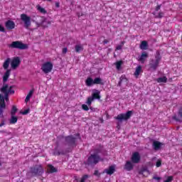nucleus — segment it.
Masks as SVG:
<instances>
[{
    "instance_id": "nucleus-1",
    "label": "nucleus",
    "mask_w": 182,
    "mask_h": 182,
    "mask_svg": "<svg viewBox=\"0 0 182 182\" xmlns=\"http://www.w3.org/2000/svg\"><path fill=\"white\" fill-rule=\"evenodd\" d=\"M161 61V55H160V51L157 50L155 55V60L151 59L149 61L150 69H152V70H157V68L159 65H160Z\"/></svg>"
},
{
    "instance_id": "nucleus-2",
    "label": "nucleus",
    "mask_w": 182,
    "mask_h": 182,
    "mask_svg": "<svg viewBox=\"0 0 182 182\" xmlns=\"http://www.w3.org/2000/svg\"><path fill=\"white\" fill-rule=\"evenodd\" d=\"M9 48H11V49H19L20 50H25L28 49V44L22 43V41H13L9 45Z\"/></svg>"
},
{
    "instance_id": "nucleus-3",
    "label": "nucleus",
    "mask_w": 182,
    "mask_h": 182,
    "mask_svg": "<svg viewBox=\"0 0 182 182\" xmlns=\"http://www.w3.org/2000/svg\"><path fill=\"white\" fill-rule=\"evenodd\" d=\"M30 173L33 177H38L44 173L43 167L41 165H36L30 168Z\"/></svg>"
},
{
    "instance_id": "nucleus-4",
    "label": "nucleus",
    "mask_w": 182,
    "mask_h": 182,
    "mask_svg": "<svg viewBox=\"0 0 182 182\" xmlns=\"http://www.w3.org/2000/svg\"><path fill=\"white\" fill-rule=\"evenodd\" d=\"M65 144L68 147L73 149V147H76V137L73 136V135H68L64 137Z\"/></svg>"
},
{
    "instance_id": "nucleus-5",
    "label": "nucleus",
    "mask_w": 182,
    "mask_h": 182,
    "mask_svg": "<svg viewBox=\"0 0 182 182\" xmlns=\"http://www.w3.org/2000/svg\"><path fill=\"white\" fill-rule=\"evenodd\" d=\"M100 160H102V159L100 158V155H96V154H92L88 157V159L87 160V164H88V166H92L93 164H97V163H99V161H100Z\"/></svg>"
},
{
    "instance_id": "nucleus-6",
    "label": "nucleus",
    "mask_w": 182,
    "mask_h": 182,
    "mask_svg": "<svg viewBox=\"0 0 182 182\" xmlns=\"http://www.w3.org/2000/svg\"><path fill=\"white\" fill-rule=\"evenodd\" d=\"M21 20L24 23V28L26 29H29L31 25H32V22L31 21V16H27L26 14H22L20 16Z\"/></svg>"
},
{
    "instance_id": "nucleus-7",
    "label": "nucleus",
    "mask_w": 182,
    "mask_h": 182,
    "mask_svg": "<svg viewBox=\"0 0 182 182\" xmlns=\"http://www.w3.org/2000/svg\"><path fill=\"white\" fill-rule=\"evenodd\" d=\"M133 114V111H127L126 114H119L114 117L118 122H123V120H129Z\"/></svg>"
},
{
    "instance_id": "nucleus-8",
    "label": "nucleus",
    "mask_w": 182,
    "mask_h": 182,
    "mask_svg": "<svg viewBox=\"0 0 182 182\" xmlns=\"http://www.w3.org/2000/svg\"><path fill=\"white\" fill-rule=\"evenodd\" d=\"M52 69H53V64L50 62L44 63L41 66V70L43 73H50L52 72Z\"/></svg>"
},
{
    "instance_id": "nucleus-9",
    "label": "nucleus",
    "mask_w": 182,
    "mask_h": 182,
    "mask_svg": "<svg viewBox=\"0 0 182 182\" xmlns=\"http://www.w3.org/2000/svg\"><path fill=\"white\" fill-rule=\"evenodd\" d=\"M141 160V156H140V154L139 152L136 151L132 154V156L131 157V161L134 164H139Z\"/></svg>"
},
{
    "instance_id": "nucleus-10",
    "label": "nucleus",
    "mask_w": 182,
    "mask_h": 182,
    "mask_svg": "<svg viewBox=\"0 0 182 182\" xmlns=\"http://www.w3.org/2000/svg\"><path fill=\"white\" fill-rule=\"evenodd\" d=\"M21 65V59H19V57H16L13 58L11 63V68L14 70L16 69Z\"/></svg>"
},
{
    "instance_id": "nucleus-11",
    "label": "nucleus",
    "mask_w": 182,
    "mask_h": 182,
    "mask_svg": "<svg viewBox=\"0 0 182 182\" xmlns=\"http://www.w3.org/2000/svg\"><path fill=\"white\" fill-rule=\"evenodd\" d=\"M139 174L143 176L144 177H147L150 175V171L147 166H144L140 168L139 171Z\"/></svg>"
},
{
    "instance_id": "nucleus-12",
    "label": "nucleus",
    "mask_w": 182,
    "mask_h": 182,
    "mask_svg": "<svg viewBox=\"0 0 182 182\" xmlns=\"http://www.w3.org/2000/svg\"><path fill=\"white\" fill-rule=\"evenodd\" d=\"M134 168V164L132 161H127L124 166V170H126L127 171H132Z\"/></svg>"
},
{
    "instance_id": "nucleus-13",
    "label": "nucleus",
    "mask_w": 182,
    "mask_h": 182,
    "mask_svg": "<svg viewBox=\"0 0 182 182\" xmlns=\"http://www.w3.org/2000/svg\"><path fill=\"white\" fill-rule=\"evenodd\" d=\"M114 171H116V165H112L108 168L105 169L104 173H106L108 176H112L114 174Z\"/></svg>"
},
{
    "instance_id": "nucleus-14",
    "label": "nucleus",
    "mask_w": 182,
    "mask_h": 182,
    "mask_svg": "<svg viewBox=\"0 0 182 182\" xmlns=\"http://www.w3.org/2000/svg\"><path fill=\"white\" fill-rule=\"evenodd\" d=\"M147 58H149V53L147 52L144 51L141 53V55L139 57L138 60L141 63H144L146 60H147Z\"/></svg>"
},
{
    "instance_id": "nucleus-15",
    "label": "nucleus",
    "mask_w": 182,
    "mask_h": 182,
    "mask_svg": "<svg viewBox=\"0 0 182 182\" xmlns=\"http://www.w3.org/2000/svg\"><path fill=\"white\" fill-rule=\"evenodd\" d=\"M161 146H164V144L163 142H160L159 141H154L152 144V147L155 151H157L158 150H160L161 149Z\"/></svg>"
},
{
    "instance_id": "nucleus-16",
    "label": "nucleus",
    "mask_w": 182,
    "mask_h": 182,
    "mask_svg": "<svg viewBox=\"0 0 182 182\" xmlns=\"http://www.w3.org/2000/svg\"><path fill=\"white\" fill-rule=\"evenodd\" d=\"M5 26L8 31H12V29H15V22L9 20L5 23Z\"/></svg>"
},
{
    "instance_id": "nucleus-17",
    "label": "nucleus",
    "mask_w": 182,
    "mask_h": 182,
    "mask_svg": "<svg viewBox=\"0 0 182 182\" xmlns=\"http://www.w3.org/2000/svg\"><path fill=\"white\" fill-rule=\"evenodd\" d=\"M3 87H6V93H7V95H14L15 93V90H12V86L9 87L8 89V85H4Z\"/></svg>"
},
{
    "instance_id": "nucleus-18",
    "label": "nucleus",
    "mask_w": 182,
    "mask_h": 182,
    "mask_svg": "<svg viewBox=\"0 0 182 182\" xmlns=\"http://www.w3.org/2000/svg\"><path fill=\"white\" fill-rule=\"evenodd\" d=\"M93 154H95V156H99L102 151H103V146H100L98 148H95L93 150Z\"/></svg>"
},
{
    "instance_id": "nucleus-19",
    "label": "nucleus",
    "mask_w": 182,
    "mask_h": 182,
    "mask_svg": "<svg viewBox=\"0 0 182 182\" xmlns=\"http://www.w3.org/2000/svg\"><path fill=\"white\" fill-rule=\"evenodd\" d=\"M11 75V70H7L3 76V82L5 83L8 82V79H9V76Z\"/></svg>"
},
{
    "instance_id": "nucleus-20",
    "label": "nucleus",
    "mask_w": 182,
    "mask_h": 182,
    "mask_svg": "<svg viewBox=\"0 0 182 182\" xmlns=\"http://www.w3.org/2000/svg\"><path fill=\"white\" fill-rule=\"evenodd\" d=\"M1 92L4 93V99L6 102H8V100H9V94L6 92V87H2L1 88Z\"/></svg>"
},
{
    "instance_id": "nucleus-21",
    "label": "nucleus",
    "mask_w": 182,
    "mask_h": 182,
    "mask_svg": "<svg viewBox=\"0 0 182 182\" xmlns=\"http://www.w3.org/2000/svg\"><path fill=\"white\" fill-rule=\"evenodd\" d=\"M85 85L86 86H88V87L92 86V85H95V81L93 78L88 77L85 80Z\"/></svg>"
},
{
    "instance_id": "nucleus-22",
    "label": "nucleus",
    "mask_w": 182,
    "mask_h": 182,
    "mask_svg": "<svg viewBox=\"0 0 182 182\" xmlns=\"http://www.w3.org/2000/svg\"><path fill=\"white\" fill-rule=\"evenodd\" d=\"M48 173H56L58 171V169L55 168L53 165H48V168H47Z\"/></svg>"
},
{
    "instance_id": "nucleus-23",
    "label": "nucleus",
    "mask_w": 182,
    "mask_h": 182,
    "mask_svg": "<svg viewBox=\"0 0 182 182\" xmlns=\"http://www.w3.org/2000/svg\"><path fill=\"white\" fill-rule=\"evenodd\" d=\"M148 46H149V44L147 43V42L146 41H141V43L139 46V48L142 50H146V49H147Z\"/></svg>"
},
{
    "instance_id": "nucleus-24",
    "label": "nucleus",
    "mask_w": 182,
    "mask_h": 182,
    "mask_svg": "<svg viewBox=\"0 0 182 182\" xmlns=\"http://www.w3.org/2000/svg\"><path fill=\"white\" fill-rule=\"evenodd\" d=\"M6 104H0V117L4 118V109H6Z\"/></svg>"
},
{
    "instance_id": "nucleus-25",
    "label": "nucleus",
    "mask_w": 182,
    "mask_h": 182,
    "mask_svg": "<svg viewBox=\"0 0 182 182\" xmlns=\"http://www.w3.org/2000/svg\"><path fill=\"white\" fill-rule=\"evenodd\" d=\"M94 85H105V82H103V80L100 77H95L94 79Z\"/></svg>"
},
{
    "instance_id": "nucleus-26",
    "label": "nucleus",
    "mask_w": 182,
    "mask_h": 182,
    "mask_svg": "<svg viewBox=\"0 0 182 182\" xmlns=\"http://www.w3.org/2000/svg\"><path fill=\"white\" fill-rule=\"evenodd\" d=\"M123 82H127V78L126 77L125 75H121L118 82V86H122V83H123Z\"/></svg>"
},
{
    "instance_id": "nucleus-27",
    "label": "nucleus",
    "mask_w": 182,
    "mask_h": 182,
    "mask_svg": "<svg viewBox=\"0 0 182 182\" xmlns=\"http://www.w3.org/2000/svg\"><path fill=\"white\" fill-rule=\"evenodd\" d=\"M92 98L95 100V99L100 100V91L96 90V92L92 93Z\"/></svg>"
},
{
    "instance_id": "nucleus-28",
    "label": "nucleus",
    "mask_w": 182,
    "mask_h": 182,
    "mask_svg": "<svg viewBox=\"0 0 182 182\" xmlns=\"http://www.w3.org/2000/svg\"><path fill=\"white\" fill-rule=\"evenodd\" d=\"M142 70H141V65H138L136 68V70L134 73V76H136L137 77V76H139L140 75V73H141Z\"/></svg>"
},
{
    "instance_id": "nucleus-29",
    "label": "nucleus",
    "mask_w": 182,
    "mask_h": 182,
    "mask_svg": "<svg viewBox=\"0 0 182 182\" xmlns=\"http://www.w3.org/2000/svg\"><path fill=\"white\" fill-rule=\"evenodd\" d=\"M18 122V117H15V115H11L10 119V124H16Z\"/></svg>"
},
{
    "instance_id": "nucleus-30",
    "label": "nucleus",
    "mask_w": 182,
    "mask_h": 182,
    "mask_svg": "<svg viewBox=\"0 0 182 182\" xmlns=\"http://www.w3.org/2000/svg\"><path fill=\"white\" fill-rule=\"evenodd\" d=\"M33 95V90H31L29 91L28 94L27 95L25 102L26 103H28L29 100H31V97H32V95Z\"/></svg>"
},
{
    "instance_id": "nucleus-31",
    "label": "nucleus",
    "mask_w": 182,
    "mask_h": 182,
    "mask_svg": "<svg viewBox=\"0 0 182 182\" xmlns=\"http://www.w3.org/2000/svg\"><path fill=\"white\" fill-rule=\"evenodd\" d=\"M9 62H11V58H7L3 64V68L6 70L8 69V68H9Z\"/></svg>"
},
{
    "instance_id": "nucleus-32",
    "label": "nucleus",
    "mask_w": 182,
    "mask_h": 182,
    "mask_svg": "<svg viewBox=\"0 0 182 182\" xmlns=\"http://www.w3.org/2000/svg\"><path fill=\"white\" fill-rule=\"evenodd\" d=\"M158 83H167V77H161L157 79Z\"/></svg>"
},
{
    "instance_id": "nucleus-33",
    "label": "nucleus",
    "mask_w": 182,
    "mask_h": 182,
    "mask_svg": "<svg viewBox=\"0 0 182 182\" xmlns=\"http://www.w3.org/2000/svg\"><path fill=\"white\" fill-rule=\"evenodd\" d=\"M16 112H18V108H16V106L13 105L11 111V116H15Z\"/></svg>"
},
{
    "instance_id": "nucleus-34",
    "label": "nucleus",
    "mask_w": 182,
    "mask_h": 182,
    "mask_svg": "<svg viewBox=\"0 0 182 182\" xmlns=\"http://www.w3.org/2000/svg\"><path fill=\"white\" fill-rule=\"evenodd\" d=\"M75 52L77 53H79L80 51L83 50V46H82L81 45H75Z\"/></svg>"
},
{
    "instance_id": "nucleus-35",
    "label": "nucleus",
    "mask_w": 182,
    "mask_h": 182,
    "mask_svg": "<svg viewBox=\"0 0 182 182\" xmlns=\"http://www.w3.org/2000/svg\"><path fill=\"white\" fill-rule=\"evenodd\" d=\"M122 65H123V61L119 60L115 63V65L117 68V70H120L121 68H122Z\"/></svg>"
},
{
    "instance_id": "nucleus-36",
    "label": "nucleus",
    "mask_w": 182,
    "mask_h": 182,
    "mask_svg": "<svg viewBox=\"0 0 182 182\" xmlns=\"http://www.w3.org/2000/svg\"><path fill=\"white\" fill-rule=\"evenodd\" d=\"M124 43H126V41H122L121 44L116 47V50H122L123 46H124Z\"/></svg>"
},
{
    "instance_id": "nucleus-37",
    "label": "nucleus",
    "mask_w": 182,
    "mask_h": 182,
    "mask_svg": "<svg viewBox=\"0 0 182 182\" xmlns=\"http://www.w3.org/2000/svg\"><path fill=\"white\" fill-rule=\"evenodd\" d=\"M37 9L39 11V12H41V14H46V11L45 10L44 8H43L42 6H37Z\"/></svg>"
},
{
    "instance_id": "nucleus-38",
    "label": "nucleus",
    "mask_w": 182,
    "mask_h": 182,
    "mask_svg": "<svg viewBox=\"0 0 182 182\" xmlns=\"http://www.w3.org/2000/svg\"><path fill=\"white\" fill-rule=\"evenodd\" d=\"M53 154H54V156H60V154L61 155H65V154H66V153L64 152L63 151H55Z\"/></svg>"
},
{
    "instance_id": "nucleus-39",
    "label": "nucleus",
    "mask_w": 182,
    "mask_h": 182,
    "mask_svg": "<svg viewBox=\"0 0 182 182\" xmlns=\"http://www.w3.org/2000/svg\"><path fill=\"white\" fill-rule=\"evenodd\" d=\"M93 98L92 97H89L87 100V102H86V104L88 105V106H90L92 105V102H93Z\"/></svg>"
},
{
    "instance_id": "nucleus-40",
    "label": "nucleus",
    "mask_w": 182,
    "mask_h": 182,
    "mask_svg": "<svg viewBox=\"0 0 182 182\" xmlns=\"http://www.w3.org/2000/svg\"><path fill=\"white\" fill-rule=\"evenodd\" d=\"M89 175L87 174H85V175H83L82 177L81 178V180L80 182H85L86 180H87V178H89Z\"/></svg>"
},
{
    "instance_id": "nucleus-41",
    "label": "nucleus",
    "mask_w": 182,
    "mask_h": 182,
    "mask_svg": "<svg viewBox=\"0 0 182 182\" xmlns=\"http://www.w3.org/2000/svg\"><path fill=\"white\" fill-rule=\"evenodd\" d=\"M174 177L173 176H168L166 180L164 181V182H171L173 181Z\"/></svg>"
},
{
    "instance_id": "nucleus-42",
    "label": "nucleus",
    "mask_w": 182,
    "mask_h": 182,
    "mask_svg": "<svg viewBox=\"0 0 182 182\" xmlns=\"http://www.w3.org/2000/svg\"><path fill=\"white\" fill-rule=\"evenodd\" d=\"M164 16V13L161 11L159 13L158 16H156L155 18H159V19H161Z\"/></svg>"
},
{
    "instance_id": "nucleus-43",
    "label": "nucleus",
    "mask_w": 182,
    "mask_h": 182,
    "mask_svg": "<svg viewBox=\"0 0 182 182\" xmlns=\"http://www.w3.org/2000/svg\"><path fill=\"white\" fill-rule=\"evenodd\" d=\"M82 110H85V112H87L89 110V107L85 104L82 105Z\"/></svg>"
},
{
    "instance_id": "nucleus-44",
    "label": "nucleus",
    "mask_w": 182,
    "mask_h": 182,
    "mask_svg": "<svg viewBox=\"0 0 182 182\" xmlns=\"http://www.w3.org/2000/svg\"><path fill=\"white\" fill-rule=\"evenodd\" d=\"M178 115L181 119H182V106L178 109Z\"/></svg>"
},
{
    "instance_id": "nucleus-45",
    "label": "nucleus",
    "mask_w": 182,
    "mask_h": 182,
    "mask_svg": "<svg viewBox=\"0 0 182 182\" xmlns=\"http://www.w3.org/2000/svg\"><path fill=\"white\" fill-rule=\"evenodd\" d=\"M4 103V105H5V98L4 97V96H1L0 95V105H2Z\"/></svg>"
},
{
    "instance_id": "nucleus-46",
    "label": "nucleus",
    "mask_w": 182,
    "mask_h": 182,
    "mask_svg": "<svg viewBox=\"0 0 182 182\" xmlns=\"http://www.w3.org/2000/svg\"><path fill=\"white\" fill-rule=\"evenodd\" d=\"M172 119L176 122H181V119L177 117V115H173Z\"/></svg>"
},
{
    "instance_id": "nucleus-47",
    "label": "nucleus",
    "mask_w": 182,
    "mask_h": 182,
    "mask_svg": "<svg viewBox=\"0 0 182 182\" xmlns=\"http://www.w3.org/2000/svg\"><path fill=\"white\" fill-rule=\"evenodd\" d=\"M156 167H161V160L158 159V160L156 161Z\"/></svg>"
},
{
    "instance_id": "nucleus-48",
    "label": "nucleus",
    "mask_w": 182,
    "mask_h": 182,
    "mask_svg": "<svg viewBox=\"0 0 182 182\" xmlns=\"http://www.w3.org/2000/svg\"><path fill=\"white\" fill-rule=\"evenodd\" d=\"M94 176H96L97 177H100V173H99L98 170L95 171Z\"/></svg>"
},
{
    "instance_id": "nucleus-49",
    "label": "nucleus",
    "mask_w": 182,
    "mask_h": 182,
    "mask_svg": "<svg viewBox=\"0 0 182 182\" xmlns=\"http://www.w3.org/2000/svg\"><path fill=\"white\" fill-rule=\"evenodd\" d=\"M0 32H3V33L6 32L5 27L2 26V25H1V24H0Z\"/></svg>"
},
{
    "instance_id": "nucleus-50",
    "label": "nucleus",
    "mask_w": 182,
    "mask_h": 182,
    "mask_svg": "<svg viewBox=\"0 0 182 182\" xmlns=\"http://www.w3.org/2000/svg\"><path fill=\"white\" fill-rule=\"evenodd\" d=\"M3 126H5V119H1L0 123V127H2Z\"/></svg>"
},
{
    "instance_id": "nucleus-51",
    "label": "nucleus",
    "mask_w": 182,
    "mask_h": 182,
    "mask_svg": "<svg viewBox=\"0 0 182 182\" xmlns=\"http://www.w3.org/2000/svg\"><path fill=\"white\" fill-rule=\"evenodd\" d=\"M28 113H29V109H26V110H24L23 112H21V114L25 115V114H28Z\"/></svg>"
},
{
    "instance_id": "nucleus-52",
    "label": "nucleus",
    "mask_w": 182,
    "mask_h": 182,
    "mask_svg": "<svg viewBox=\"0 0 182 182\" xmlns=\"http://www.w3.org/2000/svg\"><path fill=\"white\" fill-rule=\"evenodd\" d=\"M161 8V5H158L156 9H155V11L156 12H158V11H160V9Z\"/></svg>"
},
{
    "instance_id": "nucleus-53",
    "label": "nucleus",
    "mask_w": 182,
    "mask_h": 182,
    "mask_svg": "<svg viewBox=\"0 0 182 182\" xmlns=\"http://www.w3.org/2000/svg\"><path fill=\"white\" fill-rule=\"evenodd\" d=\"M68 53V48H63V55L66 54Z\"/></svg>"
},
{
    "instance_id": "nucleus-54",
    "label": "nucleus",
    "mask_w": 182,
    "mask_h": 182,
    "mask_svg": "<svg viewBox=\"0 0 182 182\" xmlns=\"http://www.w3.org/2000/svg\"><path fill=\"white\" fill-rule=\"evenodd\" d=\"M153 178L154 180H157V181H160V180H161V178L158 176H154Z\"/></svg>"
},
{
    "instance_id": "nucleus-55",
    "label": "nucleus",
    "mask_w": 182,
    "mask_h": 182,
    "mask_svg": "<svg viewBox=\"0 0 182 182\" xmlns=\"http://www.w3.org/2000/svg\"><path fill=\"white\" fill-rule=\"evenodd\" d=\"M103 43H104V45H107V43H109V40L105 39V40L103 41Z\"/></svg>"
},
{
    "instance_id": "nucleus-56",
    "label": "nucleus",
    "mask_w": 182,
    "mask_h": 182,
    "mask_svg": "<svg viewBox=\"0 0 182 182\" xmlns=\"http://www.w3.org/2000/svg\"><path fill=\"white\" fill-rule=\"evenodd\" d=\"M60 4L59 2H55V7L56 8H60Z\"/></svg>"
},
{
    "instance_id": "nucleus-57",
    "label": "nucleus",
    "mask_w": 182,
    "mask_h": 182,
    "mask_svg": "<svg viewBox=\"0 0 182 182\" xmlns=\"http://www.w3.org/2000/svg\"><path fill=\"white\" fill-rule=\"evenodd\" d=\"M75 136H76L78 139H82V138L80 137V134H79V133L76 134Z\"/></svg>"
},
{
    "instance_id": "nucleus-58",
    "label": "nucleus",
    "mask_w": 182,
    "mask_h": 182,
    "mask_svg": "<svg viewBox=\"0 0 182 182\" xmlns=\"http://www.w3.org/2000/svg\"><path fill=\"white\" fill-rule=\"evenodd\" d=\"M45 1H48V2H51L52 0H45Z\"/></svg>"
},
{
    "instance_id": "nucleus-59",
    "label": "nucleus",
    "mask_w": 182,
    "mask_h": 182,
    "mask_svg": "<svg viewBox=\"0 0 182 182\" xmlns=\"http://www.w3.org/2000/svg\"><path fill=\"white\" fill-rule=\"evenodd\" d=\"M70 151H72V149H70V151H68V153H70Z\"/></svg>"
},
{
    "instance_id": "nucleus-60",
    "label": "nucleus",
    "mask_w": 182,
    "mask_h": 182,
    "mask_svg": "<svg viewBox=\"0 0 182 182\" xmlns=\"http://www.w3.org/2000/svg\"><path fill=\"white\" fill-rule=\"evenodd\" d=\"M0 166H2V164L0 162Z\"/></svg>"
}]
</instances>
